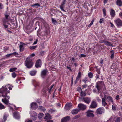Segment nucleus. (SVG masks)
<instances>
[{
	"mask_svg": "<svg viewBox=\"0 0 122 122\" xmlns=\"http://www.w3.org/2000/svg\"><path fill=\"white\" fill-rule=\"evenodd\" d=\"M70 119V117L69 116H67L62 119L61 120V122H66L69 121Z\"/></svg>",
	"mask_w": 122,
	"mask_h": 122,
	"instance_id": "obj_14",
	"label": "nucleus"
},
{
	"mask_svg": "<svg viewBox=\"0 0 122 122\" xmlns=\"http://www.w3.org/2000/svg\"><path fill=\"white\" fill-rule=\"evenodd\" d=\"M104 85L102 81H98L97 82L95 87L97 88L98 92V94L100 93L99 91L100 89L102 88V85Z\"/></svg>",
	"mask_w": 122,
	"mask_h": 122,
	"instance_id": "obj_3",
	"label": "nucleus"
},
{
	"mask_svg": "<svg viewBox=\"0 0 122 122\" xmlns=\"http://www.w3.org/2000/svg\"><path fill=\"white\" fill-rule=\"evenodd\" d=\"M110 14L111 17H114L115 15V11L112 8L111 10Z\"/></svg>",
	"mask_w": 122,
	"mask_h": 122,
	"instance_id": "obj_16",
	"label": "nucleus"
},
{
	"mask_svg": "<svg viewBox=\"0 0 122 122\" xmlns=\"http://www.w3.org/2000/svg\"><path fill=\"white\" fill-rule=\"evenodd\" d=\"M44 116L43 114L42 113H40L38 115V118L40 119L41 118Z\"/></svg>",
	"mask_w": 122,
	"mask_h": 122,
	"instance_id": "obj_35",
	"label": "nucleus"
},
{
	"mask_svg": "<svg viewBox=\"0 0 122 122\" xmlns=\"http://www.w3.org/2000/svg\"><path fill=\"white\" fill-rule=\"evenodd\" d=\"M78 56L80 57L81 58L82 57H85L86 56L85 55L83 54H81L80 55H78Z\"/></svg>",
	"mask_w": 122,
	"mask_h": 122,
	"instance_id": "obj_40",
	"label": "nucleus"
},
{
	"mask_svg": "<svg viewBox=\"0 0 122 122\" xmlns=\"http://www.w3.org/2000/svg\"><path fill=\"white\" fill-rule=\"evenodd\" d=\"M106 41L105 40H103L101 41L100 43H105Z\"/></svg>",
	"mask_w": 122,
	"mask_h": 122,
	"instance_id": "obj_56",
	"label": "nucleus"
},
{
	"mask_svg": "<svg viewBox=\"0 0 122 122\" xmlns=\"http://www.w3.org/2000/svg\"><path fill=\"white\" fill-rule=\"evenodd\" d=\"M78 107L79 108L80 110H84L86 109L87 106L86 105L80 103L78 105Z\"/></svg>",
	"mask_w": 122,
	"mask_h": 122,
	"instance_id": "obj_9",
	"label": "nucleus"
},
{
	"mask_svg": "<svg viewBox=\"0 0 122 122\" xmlns=\"http://www.w3.org/2000/svg\"><path fill=\"white\" fill-rule=\"evenodd\" d=\"M112 109L113 110H116V107L112 105Z\"/></svg>",
	"mask_w": 122,
	"mask_h": 122,
	"instance_id": "obj_46",
	"label": "nucleus"
},
{
	"mask_svg": "<svg viewBox=\"0 0 122 122\" xmlns=\"http://www.w3.org/2000/svg\"><path fill=\"white\" fill-rule=\"evenodd\" d=\"M13 87V86L12 85H10L9 86L8 88L9 90H11Z\"/></svg>",
	"mask_w": 122,
	"mask_h": 122,
	"instance_id": "obj_48",
	"label": "nucleus"
},
{
	"mask_svg": "<svg viewBox=\"0 0 122 122\" xmlns=\"http://www.w3.org/2000/svg\"><path fill=\"white\" fill-rule=\"evenodd\" d=\"M88 76L90 78H92L93 77V73L91 72H89L88 74Z\"/></svg>",
	"mask_w": 122,
	"mask_h": 122,
	"instance_id": "obj_29",
	"label": "nucleus"
},
{
	"mask_svg": "<svg viewBox=\"0 0 122 122\" xmlns=\"http://www.w3.org/2000/svg\"><path fill=\"white\" fill-rule=\"evenodd\" d=\"M38 107L37 104L36 103H33L31 104V108L34 109Z\"/></svg>",
	"mask_w": 122,
	"mask_h": 122,
	"instance_id": "obj_21",
	"label": "nucleus"
},
{
	"mask_svg": "<svg viewBox=\"0 0 122 122\" xmlns=\"http://www.w3.org/2000/svg\"><path fill=\"white\" fill-rule=\"evenodd\" d=\"M87 77H85L82 81H83L85 83H86V81H87L88 80L87 79Z\"/></svg>",
	"mask_w": 122,
	"mask_h": 122,
	"instance_id": "obj_36",
	"label": "nucleus"
},
{
	"mask_svg": "<svg viewBox=\"0 0 122 122\" xmlns=\"http://www.w3.org/2000/svg\"><path fill=\"white\" fill-rule=\"evenodd\" d=\"M13 116L16 119H19L20 118L19 114L18 112H15L13 113Z\"/></svg>",
	"mask_w": 122,
	"mask_h": 122,
	"instance_id": "obj_17",
	"label": "nucleus"
},
{
	"mask_svg": "<svg viewBox=\"0 0 122 122\" xmlns=\"http://www.w3.org/2000/svg\"><path fill=\"white\" fill-rule=\"evenodd\" d=\"M41 60L40 59L37 61L35 65V66L37 68H38L41 66Z\"/></svg>",
	"mask_w": 122,
	"mask_h": 122,
	"instance_id": "obj_12",
	"label": "nucleus"
},
{
	"mask_svg": "<svg viewBox=\"0 0 122 122\" xmlns=\"http://www.w3.org/2000/svg\"><path fill=\"white\" fill-rule=\"evenodd\" d=\"M32 7H36V6H37L38 7L39 6H40V5L38 3H35L34 4L32 5H31Z\"/></svg>",
	"mask_w": 122,
	"mask_h": 122,
	"instance_id": "obj_31",
	"label": "nucleus"
},
{
	"mask_svg": "<svg viewBox=\"0 0 122 122\" xmlns=\"http://www.w3.org/2000/svg\"><path fill=\"white\" fill-rule=\"evenodd\" d=\"M7 89L5 88L4 87H3L0 89V93L2 94V96L4 97L5 98L6 97L7 98V99L10 98V97L9 96H7V93L6 92V91H7Z\"/></svg>",
	"mask_w": 122,
	"mask_h": 122,
	"instance_id": "obj_1",
	"label": "nucleus"
},
{
	"mask_svg": "<svg viewBox=\"0 0 122 122\" xmlns=\"http://www.w3.org/2000/svg\"><path fill=\"white\" fill-rule=\"evenodd\" d=\"M25 66L29 68H31L32 66L33 63L31 60L27 58L25 61Z\"/></svg>",
	"mask_w": 122,
	"mask_h": 122,
	"instance_id": "obj_2",
	"label": "nucleus"
},
{
	"mask_svg": "<svg viewBox=\"0 0 122 122\" xmlns=\"http://www.w3.org/2000/svg\"><path fill=\"white\" fill-rule=\"evenodd\" d=\"M3 5L2 3H0V9H2L3 8Z\"/></svg>",
	"mask_w": 122,
	"mask_h": 122,
	"instance_id": "obj_45",
	"label": "nucleus"
},
{
	"mask_svg": "<svg viewBox=\"0 0 122 122\" xmlns=\"http://www.w3.org/2000/svg\"><path fill=\"white\" fill-rule=\"evenodd\" d=\"M93 24L91 22L88 26V27H90Z\"/></svg>",
	"mask_w": 122,
	"mask_h": 122,
	"instance_id": "obj_64",
	"label": "nucleus"
},
{
	"mask_svg": "<svg viewBox=\"0 0 122 122\" xmlns=\"http://www.w3.org/2000/svg\"><path fill=\"white\" fill-rule=\"evenodd\" d=\"M111 55H114V52L113 50H112L110 51Z\"/></svg>",
	"mask_w": 122,
	"mask_h": 122,
	"instance_id": "obj_52",
	"label": "nucleus"
},
{
	"mask_svg": "<svg viewBox=\"0 0 122 122\" xmlns=\"http://www.w3.org/2000/svg\"><path fill=\"white\" fill-rule=\"evenodd\" d=\"M52 23L54 24L57 23L56 21L53 18H52Z\"/></svg>",
	"mask_w": 122,
	"mask_h": 122,
	"instance_id": "obj_43",
	"label": "nucleus"
},
{
	"mask_svg": "<svg viewBox=\"0 0 122 122\" xmlns=\"http://www.w3.org/2000/svg\"><path fill=\"white\" fill-rule=\"evenodd\" d=\"M20 44H22L23 46H24L25 45H27L29 43H25L22 42H20Z\"/></svg>",
	"mask_w": 122,
	"mask_h": 122,
	"instance_id": "obj_51",
	"label": "nucleus"
},
{
	"mask_svg": "<svg viewBox=\"0 0 122 122\" xmlns=\"http://www.w3.org/2000/svg\"><path fill=\"white\" fill-rule=\"evenodd\" d=\"M96 77L97 79L98 78H99V74H97L96 75Z\"/></svg>",
	"mask_w": 122,
	"mask_h": 122,
	"instance_id": "obj_62",
	"label": "nucleus"
},
{
	"mask_svg": "<svg viewBox=\"0 0 122 122\" xmlns=\"http://www.w3.org/2000/svg\"><path fill=\"white\" fill-rule=\"evenodd\" d=\"M39 108L43 111H45L46 110L45 109L44 107L41 106H39Z\"/></svg>",
	"mask_w": 122,
	"mask_h": 122,
	"instance_id": "obj_33",
	"label": "nucleus"
},
{
	"mask_svg": "<svg viewBox=\"0 0 122 122\" xmlns=\"http://www.w3.org/2000/svg\"><path fill=\"white\" fill-rule=\"evenodd\" d=\"M110 23L111 25V27H113L114 26V25L111 22H110Z\"/></svg>",
	"mask_w": 122,
	"mask_h": 122,
	"instance_id": "obj_61",
	"label": "nucleus"
},
{
	"mask_svg": "<svg viewBox=\"0 0 122 122\" xmlns=\"http://www.w3.org/2000/svg\"><path fill=\"white\" fill-rule=\"evenodd\" d=\"M79 80L78 79H77V78H76V80L74 81L75 84H76L77 83L78 81Z\"/></svg>",
	"mask_w": 122,
	"mask_h": 122,
	"instance_id": "obj_49",
	"label": "nucleus"
},
{
	"mask_svg": "<svg viewBox=\"0 0 122 122\" xmlns=\"http://www.w3.org/2000/svg\"><path fill=\"white\" fill-rule=\"evenodd\" d=\"M37 102L38 103H41V100H40L39 99H38L37 100Z\"/></svg>",
	"mask_w": 122,
	"mask_h": 122,
	"instance_id": "obj_55",
	"label": "nucleus"
},
{
	"mask_svg": "<svg viewBox=\"0 0 122 122\" xmlns=\"http://www.w3.org/2000/svg\"><path fill=\"white\" fill-rule=\"evenodd\" d=\"M5 18L4 19V20L3 21V22L4 23H5L7 22V20L8 18V17L9 16V15L8 14H5Z\"/></svg>",
	"mask_w": 122,
	"mask_h": 122,
	"instance_id": "obj_23",
	"label": "nucleus"
},
{
	"mask_svg": "<svg viewBox=\"0 0 122 122\" xmlns=\"http://www.w3.org/2000/svg\"><path fill=\"white\" fill-rule=\"evenodd\" d=\"M12 75L13 77L15 78L16 76V74L14 72L12 73Z\"/></svg>",
	"mask_w": 122,
	"mask_h": 122,
	"instance_id": "obj_42",
	"label": "nucleus"
},
{
	"mask_svg": "<svg viewBox=\"0 0 122 122\" xmlns=\"http://www.w3.org/2000/svg\"><path fill=\"white\" fill-rule=\"evenodd\" d=\"M105 112V109L103 107H100L97 109L96 111L97 114L101 115Z\"/></svg>",
	"mask_w": 122,
	"mask_h": 122,
	"instance_id": "obj_4",
	"label": "nucleus"
},
{
	"mask_svg": "<svg viewBox=\"0 0 122 122\" xmlns=\"http://www.w3.org/2000/svg\"><path fill=\"white\" fill-rule=\"evenodd\" d=\"M115 99L117 100H118L120 99L119 96L117 95L116 96Z\"/></svg>",
	"mask_w": 122,
	"mask_h": 122,
	"instance_id": "obj_54",
	"label": "nucleus"
},
{
	"mask_svg": "<svg viewBox=\"0 0 122 122\" xmlns=\"http://www.w3.org/2000/svg\"><path fill=\"white\" fill-rule=\"evenodd\" d=\"M114 21L118 27H121L122 25V22L121 20L119 18L116 19L114 20Z\"/></svg>",
	"mask_w": 122,
	"mask_h": 122,
	"instance_id": "obj_7",
	"label": "nucleus"
},
{
	"mask_svg": "<svg viewBox=\"0 0 122 122\" xmlns=\"http://www.w3.org/2000/svg\"><path fill=\"white\" fill-rule=\"evenodd\" d=\"M94 111L91 110H88L86 112L87 113L86 116L88 117H94V115L93 113Z\"/></svg>",
	"mask_w": 122,
	"mask_h": 122,
	"instance_id": "obj_6",
	"label": "nucleus"
},
{
	"mask_svg": "<svg viewBox=\"0 0 122 122\" xmlns=\"http://www.w3.org/2000/svg\"><path fill=\"white\" fill-rule=\"evenodd\" d=\"M115 122H120V118L118 117H117L115 120Z\"/></svg>",
	"mask_w": 122,
	"mask_h": 122,
	"instance_id": "obj_39",
	"label": "nucleus"
},
{
	"mask_svg": "<svg viewBox=\"0 0 122 122\" xmlns=\"http://www.w3.org/2000/svg\"><path fill=\"white\" fill-rule=\"evenodd\" d=\"M105 45L107 46H111L112 47H113L112 44L110 42H109L108 41H106L105 43Z\"/></svg>",
	"mask_w": 122,
	"mask_h": 122,
	"instance_id": "obj_25",
	"label": "nucleus"
},
{
	"mask_svg": "<svg viewBox=\"0 0 122 122\" xmlns=\"http://www.w3.org/2000/svg\"><path fill=\"white\" fill-rule=\"evenodd\" d=\"M107 98L108 100V102H109L111 101L112 104H113V100L112 98L110 96H109L107 97Z\"/></svg>",
	"mask_w": 122,
	"mask_h": 122,
	"instance_id": "obj_24",
	"label": "nucleus"
},
{
	"mask_svg": "<svg viewBox=\"0 0 122 122\" xmlns=\"http://www.w3.org/2000/svg\"><path fill=\"white\" fill-rule=\"evenodd\" d=\"M80 110L79 108L74 109L71 111V113L74 115L76 114L79 112Z\"/></svg>",
	"mask_w": 122,
	"mask_h": 122,
	"instance_id": "obj_15",
	"label": "nucleus"
},
{
	"mask_svg": "<svg viewBox=\"0 0 122 122\" xmlns=\"http://www.w3.org/2000/svg\"><path fill=\"white\" fill-rule=\"evenodd\" d=\"M72 105L71 103H68L65 105V108L66 110H69L72 108Z\"/></svg>",
	"mask_w": 122,
	"mask_h": 122,
	"instance_id": "obj_11",
	"label": "nucleus"
},
{
	"mask_svg": "<svg viewBox=\"0 0 122 122\" xmlns=\"http://www.w3.org/2000/svg\"><path fill=\"white\" fill-rule=\"evenodd\" d=\"M23 46H24L22 44H20V45L19 48L20 51H23L24 49V48L23 47Z\"/></svg>",
	"mask_w": 122,
	"mask_h": 122,
	"instance_id": "obj_27",
	"label": "nucleus"
},
{
	"mask_svg": "<svg viewBox=\"0 0 122 122\" xmlns=\"http://www.w3.org/2000/svg\"><path fill=\"white\" fill-rule=\"evenodd\" d=\"M107 104V103L106 102V99L104 98H102V105L105 107Z\"/></svg>",
	"mask_w": 122,
	"mask_h": 122,
	"instance_id": "obj_18",
	"label": "nucleus"
},
{
	"mask_svg": "<svg viewBox=\"0 0 122 122\" xmlns=\"http://www.w3.org/2000/svg\"><path fill=\"white\" fill-rule=\"evenodd\" d=\"M66 2V0H63L60 6L61 10L64 12H66V11L64 9V8L65 7V4Z\"/></svg>",
	"mask_w": 122,
	"mask_h": 122,
	"instance_id": "obj_10",
	"label": "nucleus"
},
{
	"mask_svg": "<svg viewBox=\"0 0 122 122\" xmlns=\"http://www.w3.org/2000/svg\"><path fill=\"white\" fill-rule=\"evenodd\" d=\"M103 13L104 14V16H106V10L105 8H104L103 9Z\"/></svg>",
	"mask_w": 122,
	"mask_h": 122,
	"instance_id": "obj_41",
	"label": "nucleus"
},
{
	"mask_svg": "<svg viewBox=\"0 0 122 122\" xmlns=\"http://www.w3.org/2000/svg\"><path fill=\"white\" fill-rule=\"evenodd\" d=\"M38 40H36V41H35L34 43H33V45H34L36 44Z\"/></svg>",
	"mask_w": 122,
	"mask_h": 122,
	"instance_id": "obj_60",
	"label": "nucleus"
},
{
	"mask_svg": "<svg viewBox=\"0 0 122 122\" xmlns=\"http://www.w3.org/2000/svg\"><path fill=\"white\" fill-rule=\"evenodd\" d=\"M104 18L101 19H100L99 23H102L103 22V21H104Z\"/></svg>",
	"mask_w": 122,
	"mask_h": 122,
	"instance_id": "obj_44",
	"label": "nucleus"
},
{
	"mask_svg": "<svg viewBox=\"0 0 122 122\" xmlns=\"http://www.w3.org/2000/svg\"><path fill=\"white\" fill-rule=\"evenodd\" d=\"M116 3L119 6H121L122 4V2L121 0H116Z\"/></svg>",
	"mask_w": 122,
	"mask_h": 122,
	"instance_id": "obj_22",
	"label": "nucleus"
},
{
	"mask_svg": "<svg viewBox=\"0 0 122 122\" xmlns=\"http://www.w3.org/2000/svg\"><path fill=\"white\" fill-rule=\"evenodd\" d=\"M80 89L81 91V92H80L81 95L82 96H85L86 95V94L85 92H83L81 88H80Z\"/></svg>",
	"mask_w": 122,
	"mask_h": 122,
	"instance_id": "obj_26",
	"label": "nucleus"
},
{
	"mask_svg": "<svg viewBox=\"0 0 122 122\" xmlns=\"http://www.w3.org/2000/svg\"><path fill=\"white\" fill-rule=\"evenodd\" d=\"M36 71L35 70H33L30 72V74L31 76L34 75L36 73Z\"/></svg>",
	"mask_w": 122,
	"mask_h": 122,
	"instance_id": "obj_28",
	"label": "nucleus"
},
{
	"mask_svg": "<svg viewBox=\"0 0 122 122\" xmlns=\"http://www.w3.org/2000/svg\"><path fill=\"white\" fill-rule=\"evenodd\" d=\"M87 85L86 84H85V85H84L82 86L83 87V88H86L87 87Z\"/></svg>",
	"mask_w": 122,
	"mask_h": 122,
	"instance_id": "obj_59",
	"label": "nucleus"
},
{
	"mask_svg": "<svg viewBox=\"0 0 122 122\" xmlns=\"http://www.w3.org/2000/svg\"><path fill=\"white\" fill-rule=\"evenodd\" d=\"M81 99H82V101L83 102L87 104H89L91 101V98L88 97L82 98Z\"/></svg>",
	"mask_w": 122,
	"mask_h": 122,
	"instance_id": "obj_8",
	"label": "nucleus"
},
{
	"mask_svg": "<svg viewBox=\"0 0 122 122\" xmlns=\"http://www.w3.org/2000/svg\"><path fill=\"white\" fill-rule=\"evenodd\" d=\"M35 87H36L37 86H39V84L38 83H36L35 84Z\"/></svg>",
	"mask_w": 122,
	"mask_h": 122,
	"instance_id": "obj_63",
	"label": "nucleus"
},
{
	"mask_svg": "<svg viewBox=\"0 0 122 122\" xmlns=\"http://www.w3.org/2000/svg\"><path fill=\"white\" fill-rule=\"evenodd\" d=\"M97 106V105L95 100H93L92 101L89 106V108L91 109L96 108Z\"/></svg>",
	"mask_w": 122,
	"mask_h": 122,
	"instance_id": "obj_5",
	"label": "nucleus"
},
{
	"mask_svg": "<svg viewBox=\"0 0 122 122\" xmlns=\"http://www.w3.org/2000/svg\"><path fill=\"white\" fill-rule=\"evenodd\" d=\"M36 47V46H30V48L31 50H32L35 49Z\"/></svg>",
	"mask_w": 122,
	"mask_h": 122,
	"instance_id": "obj_38",
	"label": "nucleus"
},
{
	"mask_svg": "<svg viewBox=\"0 0 122 122\" xmlns=\"http://www.w3.org/2000/svg\"><path fill=\"white\" fill-rule=\"evenodd\" d=\"M81 72H79L78 73L77 76L76 77V78L79 80V79L81 78Z\"/></svg>",
	"mask_w": 122,
	"mask_h": 122,
	"instance_id": "obj_30",
	"label": "nucleus"
},
{
	"mask_svg": "<svg viewBox=\"0 0 122 122\" xmlns=\"http://www.w3.org/2000/svg\"><path fill=\"white\" fill-rule=\"evenodd\" d=\"M5 108L4 106L0 103V109H3Z\"/></svg>",
	"mask_w": 122,
	"mask_h": 122,
	"instance_id": "obj_37",
	"label": "nucleus"
},
{
	"mask_svg": "<svg viewBox=\"0 0 122 122\" xmlns=\"http://www.w3.org/2000/svg\"><path fill=\"white\" fill-rule=\"evenodd\" d=\"M17 68L15 67L13 68H11L9 70L10 72H12L16 70L17 69Z\"/></svg>",
	"mask_w": 122,
	"mask_h": 122,
	"instance_id": "obj_34",
	"label": "nucleus"
},
{
	"mask_svg": "<svg viewBox=\"0 0 122 122\" xmlns=\"http://www.w3.org/2000/svg\"><path fill=\"white\" fill-rule=\"evenodd\" d=\"M12 55V54L11 53L10 54H8L6 55V56L7 57H9L10 56Z\"/></svg>",
	"mask_w": 122,
	"mask_h": 122,
	"instance_id": "obj_50",
	"label": "nucleus"
},
{
	"mask_svg": "<svg viewBox=\"0 0 122 122\" xmlns=\"http://www.w3.org/2000/svg\"><path fill=\"white\" fill-rule=\"evenodd\" d=\"M47 71L45 70H43L41 74V76L43 78H44L46 76L47 73Z\"/></svg>",
	"mask_w": 122,
	"mask_h": 122,
	"instance_id": "obj_20",
	"label": "nucleus"
},
{
	"mask_svg": "<svg viewBox=\"0 0 122 122\" xmlns=\"http://www.w3.org/2000/svg\"><path fill=\"white\" fill-rule=\"evenodd\" d=\"M2 102L4 103L5 104L7 105L9 104V101L8 99H7V98H5L4 99H2Z\"/></svg>",
	"mask_w": 122,
	"mask_h": 122,
	"instance_id": "obj_19",
	"label": "nucleus"
},
{
	"mask_svg": "<svg viewBox=\"0 0 122 122\" xmlns=\"http://www.w3.org/2000/svg\"><path fill=\"white\" fill-rule=\"evenodd\" d=\"M79 117V116L78 115H77L76 116L74 117L73 119H77V118H78Z\"/></svg>",
	"mask_w": 122,
	"mask_h": 122,
	"instance_id": "obj_53",
	"label": "nucleus"
},
{
	"mask_svg": "<svg viewBox=\"0 0 122 122\" xmlns=\"http://www.w3.org/2000/svg\"><path fill=\"white\" fill-rule=\"evenodd\" d=\"M54 111V110L53 109H51L49 111V112L51 113H52Z\"/></svg>",
	"mask_w": 122,
	"mask_h": 122,
	"instance_id": "obj_58",
	"label": "nucleus"
},
{
	"mask_svg": "<svg viewBox=\"0 0 122 122\" xmlns=\"http://www.w3.org/2000/svg\"><path fill=\"white\" fill-rule=\"evenodd\" d=\"M114 56V55H111L110 56V58L111 59H113V58Z\"/></svg>",
	"mask_w": 122,
	"mask_h": 122,
	"instance_id": "obj_57",
	"label": "nucleus"
},
{
	"mask_svg": "<svg viewBox=\"0 0 122 122\" xmlns=\"http://www.w3.org/2000/svg\"><path fill=\"white\" fill-rule=\"evenodd\" d=\"M45 116L44 119L45 120H47L48 119H50L52 118L51 116L48 113H46L45 114Z\"/></svg>",
	"mask_w": 122,
	"mask_h": 122,
	"instance_id": "obj_13",
	"label": "nucleus"
},
{
	"mask_svg": "<svg viewBox=\"0 0 122 122\" xmlns=\"http://www.w3.org/2000/svg\"><path fill=\"white\" fill-rule=\"evenodd\" d=\"M7 118V116L6 115H4L3 117V120H2V122H5Z\"/></svg>",
	"mask_w": 122,
	"mask_h": 122,
	"instance_id": "obj_32",
	"label": "nucleus"
},
{
	"mask_svg": "<svg viewBox=\"0 0 122 122\" xmlns=\"http://www.w3.org/2000/svg\"><path fill=\"white\" fill-rule=\"evenodd\" d=\"M96 99L97 101L98 102H100L101 101V100L99 98V97H96Z\"/></svg>",
	"mask_w": 122,
	"mask_h": 122,
	"instance_id": "obj_47",
	"label": "nucleus"
}]
</instances>
